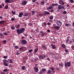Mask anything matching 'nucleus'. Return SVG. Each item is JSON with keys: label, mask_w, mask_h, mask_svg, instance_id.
I'll return each mask as SVG.
<instances>
[{"label": "nucleus", "mask_w": 74, "mask_h": 74, "mask_svg": "<svg viewBox=\"0 0 74 74\" xmlns=\"http://www.w3.org/2000/svg\"><path fill=\"white\" fill-rule=\"evenodd\" d=\"M50 12H53V9H52L50 11Z\"/></svg>", "instance_id": "680f3d73"}, {"label": "nucleus", "mask_w": 74, "mask_h": 74, "mask_svg": "<svg viewBox=\"0 0 74 74\" xmlns=\"http://www.w3.org/2000/svg\"><path fill=\"white\" fill-rule=\"evenodd\" d=\"M25 30V28H22L21 29H18L16 30V32L18 34L20 35L22 33H24V31Z\"/></svg>", "instance_id": "f257e3e1"}, {"label": "nucleus", "mask_w": 74, "mask_h": 74, "mask_svg": "<svg viewBox=\"0 0 74 74\" xmlns=\"http://www.w3.org/2000/svg\"><path fill=\"white\" fill-rule=\"evenodd\" d=\"M28 25L29 26H32V25H33V23H30Z\"/></svg>", "instance_id": "4c0bfd02"}, {"label": "nucleus", "mask_w": 74, "mask_h": 74, "mask_svg": "<svg viewBox=\"0 0 74 74\" xmlns=\"http://www.w3.org/2000/svg\"><path fill=\"white\" fill-rule=\"evenodd\" d=\"M3 63H6V61H7V60H3Z\"/></svg>", "instance_id": "e433bc0d"}, {"label": "nucleus", "mask_w": 74, "mask_h": 74, "mask_svg": "<svg viewBox=\"0 0 74 74\" xmlns=\"http://www.w3.org/2000/svg\"><path fill=\"white\" fill-rule=\"evenodd\" d=\"M5 28H2L1 29L2 32H4L5 31Z\"/></svg>", "instance_id": "2f4dec72"}, {"label": "nucleus", "mask_w": 74, "mask_h": 74, "mask_svg": "<svg viewBox=\"0 0 74 74\" xmlns=\"http://www.w3.org/2000/svg\"><path fill=\"white\" fill-rule=\"evenodd\" d=\"M42 71H40L39 72V74H42Z\"/></svg>", "instance_id": "3c124183"}, {"label": "nucleus", "mask_w": 74, "mask_h": 74, "mask_svg": "<svg viewBox=\"0 0 74 74\" xmlns=\"http://www.w3.org/2000/svg\"><path fill=\"white\" fill-rule=\"evenodd\" d=\"M3 58H4V59H7L8 58V57L7 56H4L3 57Z\"/></svg>", "instance_id": "a19ab883"}, {"label": "nucleus", "mask_w": 74, "mask_h": 74, "mask_svg": "<svg viewBox=\"0 0 74 74\" xmlns=\"http://www.w3.org/2000/svg\"><path fill=\"white\" fill-rule=\"evenodd\" d=\"M27 2L26 1H24L22 2V4L25 5H26V4H27Z\"/></svg>", "instance_id": "0eeeda50"}, {"label": "nucleus", "mask_w": 74, "mask_h": 74, "mask_svg": "<svg viewBox=\"0 0 74 74\" xmlns=\"http://www.w3.org/2000/svg\"><path fill=\"white\" fill-rule=\"evenodd\" d=\"M5 21H0V24H3Z\"/></svg>", "instance_id": "6ab92c4d"}, {"label": "nucleus", "mask_w": 74, "mask_h": 74, "mask_svg": "<svg viewBox=\"0 0 74 74\" xmlns=\"http://www.w3.org/2000/svg\"><path fill=\"white\" fill-rule=\"evenodd\" d=\"M5 72H1V74H5Z\"/></svg>", "instance_id": "bf43d9fd"}, {"label": "nucleus", "mask_w": 74, "mask_h": 74, "mask_svg": "<svg viewBox=\"0 0 74 74\" xmlns=\"http://www.w3.org/2000/svg\"><path fill=\"white\" fill-rule=\"evenodd\" d=\"M36 31L37 33H39V31H38V28H37L36 29Z\"/></svg>", "instance_id": "72a5a7b5"}, {"label": "nucleus", "mask_w": 74, "mask_h": 74, "mask_svg": "<svg viewBox=\"0 0 74 74\" xmlns=\"http://www.w3.org/2000/svg\"><path fill=\"white\" fill-rule=\"evenodd\" d=\"M53 16H51L49 17V19H51V20H52V19H53Z\"/></svg>", "instance_id": "b1692460"}, {"label": "nucleus", "mask_w": 74, "mask_h": 74, "mask_svg": "<svg viewBox=\"0 0 74 74\" xmlns=\"http://www.w3.org/2000/svg\"><path fill=\"white\" fill-rule=\"evenodd\" d=\"M41 71H42V72H44V71H46V69H42Z\"/></svg>", "instance_id": "bb28decb"}, {"label": "nucleus", "mask_w": 74, "mask_h": 74, "mask_svg": "<svg viewBox=\"0 0 74 74\" xmlns=\"http://www.w3.org/2000/svg\"><path fill=\"white\" fill-rule=\"evenodd\" d=\"M14 48L16 49H18V46H16L14 47Z\"/></svg>", "instance_id": "603ef678"}, {"label": "nucleus", "mask_w": 74, "mask_h": 74, "mask_svg": "<svg viewBox=\"0 0 74 74\" xmlns=\"http://www.w3.org/2000/svg\"><path fill=\"white\" fill-rule=\"evenodd\" d=\"M32 2L34 3V2H36V0H33L32 1Z\"/></svg>", "instance_id": "052dcab7"}, {"label": "nucleus", "mask_w": 74, "mask_h": 74, "mask_svg": "<svg viewBox=\"0 0 74 74\" xmlns=\"http://www.w3.org/2000/svg\"><path fill=\"white\" fill-rule=\"evenodd\" d=\"M46 35V33L45 32H43L41 34V36L42 37H44L45 35Z\"/></svg>", "instance_id": "9b49d317"}, {"label": "nucleus", "mask_w": 74, "mask_h": 74, "mask_svg": "<svg viewBox=\"0 0 74 74\" xmlns=\"http://www.w3.org/2000/svg\"><path fill=\"white\" fill-rule=\"evenodd\" d=\"M15 11H13V10H12V14H14V15H15Z\"/></svg>", "instance_id": "473e14b6"}, {"label": "nucleus", "mask_w": 74, "mask_h": 74, "mask_svg": "<svg viewBox=\"0 0 74 74\" xmlns=\"http://www.w3.org/2000/svg\"><path fill=\"white\" fill-rule=\"evenodd\" d=\"M14 1L12 0H9V3H12L13 2H14Z\"/></svg>", "instance_id": "4be33fe9"}, {"label": "nucleus", "mask_w": 74, "mask_h": 74, "mask_svg": "<svg viewBox=\"0 0 74 74\" xmlns=\"http://www.w3.org/2000/svg\"><path fill=\"white\" fill-rule=\"evenodd\" d=\"M26 48L25 47H20L19 50L21 51V52H24V51H26Z\"/></svg>", "instance_id": "f03ea898"}, {"label": "nucleus", "mask_w": 74, "mask_h": 74, "mask_svg": "<svg viewBox=\"0 0 74 74\" xmlns=\"http://www.w3.org/2000/svg\"><path fill=\"white\" fill-rule=\"evenodd\" d=\"M39 58L40 59H44V58H46V56H43L42 55H40L39 56Z\"/></svg>", "instance_id": "423d86ee"}, {"label": "nucleus", "mask_w": 74, "mask_h": 74, "mask_svg": "<svg viewBox=\"0 0 74 74\" xmlns=\"http://www.w3.org/2000/svg\"><path fill=\"white\" fill-rule=\"evenodd\" d=\"M49 12H47L44 13L43 15H49Z\"/></svg>", "instance_id": "2eb2a0df"}, {"label": "nucleus", "mask_w": 74, "mask_h": 74, "mask_svg": "<svg viewBox=\"0 0 74 74\" xmlns=\"http://www.w3.org/2000/svg\"><path fill=\"white\" fill-rule=\"evenodd\" d=\"M62 2H63V1L62 0H60L59 1V3L60 4H61Z\"/></svg>", "instance_id": "7c9ffc66"}, {"label": "nucleus", "mask_w": 74, "mask_h": 74, "mask_svg": "<svg viewBox=\"0 0 74 74\" xmlns=\"http://www.w3.org/2000/svg\"><path fill=\"white\" fill-rule=\"evenodd\" d=\"M8 61H9L10 63H13V62H12V60L10 59H8Z\"/></svg>", "instance_id": "f8f14e48"}, {"label": "nucleus", "mask_w": 74, "mask_h": 74, "mask_svg": "<svg viewBox=\"0 0 74 74\" xmlns=\"http://www.w3.org/2000/svg\"><path fill=\"white\" fill-rule=\"evenodd\" d=\"M23 16H28V13L26 12L25 13H24V15L23 14Z\"/></svg>", "instance_id": "f3484780"}, {"label": "nucleus", "mask_w": 74, "mask_h": 74, "mask_svg": "<svg viewBox=\"0 0 74 74\" xmlns=\"http://www.w3.org/2000/svg\"><path fill=\"white\" fill-rule=\"evenodd\" d=\"M69 39H67L66 40V42L68 43V42H69Z\"/></svg>", "instance_id": "4d7b16f0"}, {"label": "nucleus", "mask_w": 74, "mask_h": 74, "mask_svg": "<svg viewBox=\"0 0 74 74\" xmlns=\"http://www.w3.org/2000/svg\"><path fill=\"white\" fill-rule=\"evenodd\" d=\"M23 15V13H19V15H18V17H20V18L22 17V15Z\"/></svg>", "instance_id": "1a4fd4ad"}, {"label": "nucleus", "mask_w": 74, "mask_h": 74, "mask_svg": "<svg viewBox=\"0 0 74 74\" xmlns=\"http://www.w3.org/2000/svg\"><path fill=\"white\" fill-rule=\"evenodd\" d=\"M21 69L22 70H25V66H23L21 67Z\"/></svg>", "instance_id": "c9c22d12"}, {"label": "nucleus", "mask_w": 74, "mask_h": 74, "mask_svg": "<svg viewBox=\"0 0 74 74\" xmlns=\"http://www.w3.org/2000/svg\"><path fill=\"white\" fill-rule=\"evenodd\" d=\"M67 13V12H66V11H64L63 12V14H66Z\"/></svg>", "instance_id": "49530a36"}, {"label": "nucleus", "mask_w": 74, "mask_h": 74, "mask_svg": "<svg viewBox=\"0 0 74 74\" xmlns=\"http://www.w3.org/2000/svg\"><path fill=\"white\" fill-rule=\"evenodd\" d=\"M56 24L58 26H62V22H61V21H57L56 22Z\"/></svg>", "instance_id": "39448f33"}, {"label": "nucleus", "mask_w": 74, "mask_h": 74, "mask_svg": "<svg viewBox=\"0 0 74 74\" xmlns=\"http://www.w3.org/2000/svg\"><path fill=\"white\" fill-rule=\"evenodd\" d=\"M62 47L63 48H66V45L64 44H62Z\"/></svg>", "instance_id": "a211bd4d"}, {"label": "nucleus", "mask_w": 74, "mask_h": 74, "mask_svg": "<svg viewBox=\"0 0 74 74\" xmlns=\"http://www.w3.org/2000/svg\"><path fill=\"white\" fill-rule=\"evenodd\" d=\"M52 6H56V3H53L51 4Z\"/></svg>", "instance_id": "8fccbe9b"}, {"label": "nucleus", "mask_w": 74, "mask_h": 74, "mask_svg": "<svg viewBox=\"0 0 74 74\" xmlns=\"http://www.w3.org/2000/svg\"><path fill=\"white\" fill-rule=\"evenodd\" d=\"M47 25H49V26H50V25H51V24H50V23L49 22H48L47 23Z\"/></svg>", "instance_id": "0e129e2a"}, {"label": "nucleus", "mask_w": 74, "mask_h": 74, "mask_svg": "<svg viewBox=\"0 0 74 74\" xmlns=\"http://www.w3.org/2000/svg\"><path fill=\"white\" fill-rule=\"evenodd\" d=\"M40 33H44L42 31H40Z\"/></svg>", "instance_id": "338daca9"}, {"label": "nucleus", "mask_w": 74, "mask_h": 74, "mask_svg": "<svg viewBox=\"0 0 74 74\" xmlns=\"http://www.w3.org/2000/svg\"><path fill=\"white\" fill-rule=\"evenodd\" d=\"M3 34H4V35H5V36H8V35H9L8 34H7V33L5 32L3 33Z\"/></svg>", "instance_id": "412c9836"}, {"label": "nucleus", "mask_w": 74, "mask_h": 74, "mask_svg": "<svg viewBox=\"0 0 74 74\" xmlns=\"http://www.w3.org/2000/svg\"><path fill=\"white\" fill-rule=\"evenodd\" d=\"M52 71L49 69L47 71V74H50L52 73Z\"/></svg>", "instance_id": "9d476101"}, {"label": "nucleus", "mask_w": 74, "mask_h": 74, "mask_svg": "<svg viewBox=\"0 0 74 74\" xmlns=\"http://www.w3.org/2000/svg\"><path fill=\"white\" fill-rule=\"evenodd\" d=\"M11 29L12 30H14L15 29V27L14 26H12L11 27Z\"/></svg>", "instance_id": "f704fd0d"}, {"label": "nucleus", "mask_w": 74, "mask_h": 74, "mask_svg": "<svg viewBox=\"0 0 74 74\" xmlns=\"http://www.w3.org/2000/svg\"><path fill=\"white\" fill-rule=\"evenodd\" d=\"M53 26L52 27L53 29H56V24H54Z\"/></svg>", "instance_id": "aec40b11"}, {"label": "nucleus", "mask_w": 74, "mask_h": 74, "mask_svg": "<svg viewBox=\"0 0 74 74\" xmlns=\"http://www.w3.org/2000/svg\"><path fill=\"white\" fill-rule=\"evenodd\" d=\"M58 9H59V10H61V5H58Z\"/></svg>", "instance_id": "5701e85b"}, {"label": "nucleus", "mask_w": 74, "mask_h": 74, "mask_svg": "<svg viewBox=\"0 0 74 74\" xmlns=\"http://www.w3.org/2000/svg\"><path fill=\"white\" fill-rule=\"evenodd\" d=\"M34 69H35V70H36V72H38V68H34Z\"/></svg>", "instance_id": "ddd939ff"}, {"label": "nucleus", "mask_w": 74, "mask_h": 74, "mask_svg": "<svg viewBox=\"0 0 74 74\" xmlns=\"http://www.w3.org/2000/svg\"><path fill=\"white\" fill-rule=\"evenodd\" d=\"M65 51L66 52V53H67V52H69V50L68 49H65Z\"/></svg>", "instance_id": "c03bdc74"}, {"label": "nucleus", "mask_w": 74, "mask_h": 74, "mask_svg": "<svg viewBox=\"0 0 74 74\" xmlns=\"http://www.w3.org/2000/svg\"><path fill=\"white\" fill-rule=\"evenodd\" d=\"M56 29L57 30H59L60 29V27L59 26H56Z\"/></svg>", "instance_id": "a878e982"}, {"label": "nucleus", "mask_w": 74, "mask_h": 74, "mask_svg": "<svg viewBox=\"0 0 74 74\" xmlns=\"http://www.w3.org/2000/svg\"><path fill=\"white\" fill-rule=\"evenodd\" d=\"M64 8V6H63V5H61V9H63V8Z\"/></svg>", "instance_id": "09e8293b"}, {"label": "nucleus", "mask_w": 74, "mask_h": 74, "mask_svg": "<svg viewBox=\"0 0 74 74\" xmlns=\"http://www.w3.org/2000/svg\"><path fill=\"white\" fill-rule=\"evenodd\" d=\"M23 62L24 63H26V61L25 60H24L23 61Z\"/></svg>", "instance_id": "6e6d98bb"}, {"label": "nucleus", "mask_w": 74, "mask_h": 74, "mask_svg": "<svg viewBox=\"0 0 74 74\" xmlns=\"http://www.w3.org/2000/svg\"><path fill=\"white\" fill-rule=\"evenodd\" d=\"M41 4L42 5H44V4H45V2L44 1H42L41 2Z\"/></svg>", "instance_id": "c756f323"}, {"label": "nucleus", "mask_w": 74, "mask_h": 74, "mask_svg": "<svg viewBox=\"0 0 74 74\" xmlns=\"http://www.w3.org/2000/svg\"><path fill=\"white\" fill-rule=\"evenodd\" d=\"M74 48V46H71V48H72V49H73V48Z\"/></svg>", "instance_id": "774afa93"}, {"label": "nucleus", "mask_w": 74, "mask_h": 74, "mask_svg": "<svg viewBox=\"0 0 74 74\" xmlns=\"http://www.w3.org/2000/svg\"><path fill=\"white\" fill-rule=\"evenodd\" d=\"M61 4L62 5H64V2L62 1V3H61Z\"/></svg>", "instance_id": "864d4df0"}, {"label": "nucleus", "mask_w": 74, "mask_h": 74, "mask_svg": "<svg viewBox=\"0 0 74 74\" xmlns=\"http://www.w3.org/2000/svg\"><path fill=\"white\" fill-rule=\"evenodd\" d=\"M4 66H7V67H8V64L7 63H4L3 64Z\"/></svg>", "instance_id": "393cba45"}, {"label": "nucleus", "mask_w": 74, "mask_h": 74, "mask_svg": "<svg viewBox=\"0 0 74 74\" xmlns=\"http://www.w3.org/2000/svg\"><path fill=\"white\" fill-rule=\"evenodd\" d=\"M21 43L23 45H25L27 44V41L25 39H23L21 41Z\"/></svg>", "instance_id": "20e7f679"}, {"label": "nucleus", "mask_w": 74, "mask_h": 74, "mask_svg": "<svg viewBox=\"0 0 74 74\" xmlns=\"http://www.w3.org/2000/svg\"><path fill=\"white\" fill-rule=\"evenodd\" d=\"M64 65L66 67H67V66L69 67L71 66V63L70 62H67L66 63L65 62L64 63Z\"/></svg>", "instance_id": "7ed1b4c3"}, {"label": "nucleus", "mask_w": 74, "mask_h": 74, "mask_svg": "<svg viewBox=\"0 0 74 74\" xmlns=\"http://www.w3.org/2000/svg\"><path fill=\"white\" fill-rule=\"evenodd\" d=\"M59 66L61 68H62V67H63V64H62V62H61L59 64Z\"/></svg>", "instance_id": "6e6552de"}, {"label": "nucleus", "mask_w": 74, "mask_h": 74, "mask_svg": "<svg viewBox=\"0 0 74 74\" xmlns=\"http://www.w3.org/2000/svg\"><path fill=\"white\" fill-rule=\"evenodd\" d=\"M3 42L4 43V44H5V43H6V42H7L6 41V40H3Z\"/></svg>", "instance_id": "13d9d810"}, {"label": "nucleus", "mask_w": 74, "mask_h": 74, "mask_svg": "<svg viewBox=\"0 0 74 74\" xmlns=\"http://www.w3.org/2000/svg\"><path fill=\"white\" fill-rule=\"evenodd\" d=\"M42 47H43V48H44V49H45V50H46V49H47V47H45V45H42Z\"/></svg>", "instance_id": "c85d7f7f"}, {"label": "nucleus", "mask_w": 74, "mask_h": 74, "mask_svg": "<svg viewBox=\"0 0 74 74\" xmlns=\"http://www.w3.org/2000/svg\"><path fill=\"white\" fill-rule=\"evenodd\" d=\"M44 25L45 26H46V25H47V23H44Z\"/></svg>", "instance_id": "69168bd1"}, {"label": "nucleus", "mask_w": 74, "mask_h": 74, "mask_svg": "<svg viewBox=\"0 0 74 74\" xmlns=\"http://www.w3.org/2000/svg\"><path fill=\"white\" fill-rule=\"evenodd\" d=\"M70 2H71L72 3H74V1L73 0H70Z\"/></svg>", "instance_id": "5fc2aeb1"}, {"label": "nucleus", "mask_w": 74, "mask_h": 74, "mask_svg": "<svg viewBox=\"0 0 74 74\" xmlns=\"http://www.w3.org/2000/svg\"><path fill=\"white\" fill-rule=\"evenodd\" d=\"M3 71L4 72H7V69H5L4 70H3Z\"/></svg>", "instance_id": "58836bf2"}, {"label": "nucleus", "mask_w": 74, "mask_h": 74, "mask_svg": "<svg viewBox=\"0 0 74 74\" xmlns=\"http://www.w3.org/2000/svg\"><path fill=\"white\" fill-rule=\"evenodd\" d=\"M5 3H9V0H5Z\"/></svg>", "instance_id": "cd10ccee"}, {"label": "nucleus", "mask_w": 74, "mask_h": 74, "mask_svg": "<svg viewBox=\"0 0 74 74\" xmlns=\"http://www.w3.org/2000/svg\"><path fill=\"white\" fill-rule=\"evenodd\" d=\"M16 55H19V53L18 52H17L16 53Z\"/></svg>", "instance_id": "e2e57ef3"}, {"label": "nucleus", "mask_w": 74, "mask_h": 74, "mask_svg": "<svg viewBox=\"0 0 74 74\" xmlns=\"http://www.w3.org/2000/svg\"><path fill=\"white\" fill-rule=\"evenodd\" d=\"M38 48H37L36 49H35L34 51V53H36L38 51Z\"/></svg>", "instance_id": "dca6fc26"}, {"label": "nucleus", "mask_w": 74, "mask_h": 74, "mask_svg": "<svg viewBox=\"0 0 74 74\" xmlns=\"http://www.w3.org/2000/svg\"><path fill=\"white\" fill-rule=\"evenodd\" d=\"M29 52L30 53L32 52V51H33V49H31V50H29Z\"/></svg>", "instance_id": "a18cd8bd"}, {"label": "nucleus", "mask_w": 74, "mask_h": 74, "mask_svg": "<svg viewBox=\"0 0 74 74\" xmlns=\"http://www.w3.org/2000/svg\"><path fill=\"white\" fill-rule=\"evenodd\" d=\"M11 21H15V18H12L11 19Z\"/></svg>", "instance_id": "37998d69"}, {"label": "nucleus", "mask_w": 74, "mask_h": 74, "mask_svg": "<svg viewBox=\"0 0 74 74\" xmlns=\"http://www.w3.org/2000/svg\"><path fill=\"white\" fill-rule=\"evenodd\" d=\"M0 36H1V37H3L4 35L3 34L1 33L0 34Z\"/></svg>", "instance_id": "de8ad7c7"}, {"label": "nucleus", "mask_w": 74, "mask_h": 74, "mask_svg": "<svg viewBox=\"0 0 74 74\" xmlns=\"http://www.w3.org/2000/svg\"><path fill=\"white\" fill-rule=\"evenodd\" d=\"M5 8L6 9H8V5H6L5 7Z\"/></svg>", "instance_id": "79ce46f5"}, {"label": "nucleus", "mask_w": 74, "mask_h": 74, "mask_svg": "<svg viewBox=\"0 0 74 74\" xmlns=\"http://www.w3.org/2000/svg\"><path fill=\"white\" fill-rule=\"evenodd\" d=\"M53 7L52 6H50L47 8V10H50V9H52V8Z\"/></svg>", "instance_id": "4468645a"}, {"label": "nucleus", "mask_w": 74, "mask_h": 74, "mask_svg": "<svg viewBox=\"0 0 74 74\" xmlns=\"http://www.w3.org/2000/svg\"><path fill=\"white\" fill-rule=\"evenodd\" d=\"M65 26H66L67 27H68V26H70V25L67 23H66L65 24Z\"/></svg>", "instance_id": "ea45409f"}]
</instances>
